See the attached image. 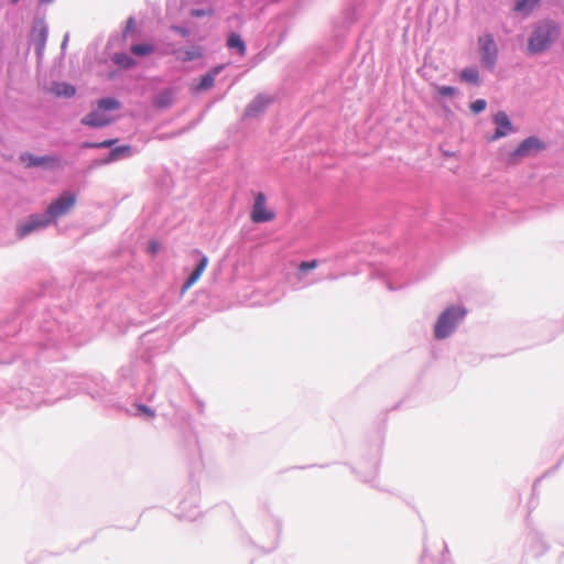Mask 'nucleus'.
I'll use <instances>...</instances> for the list:
<instances>
[{
  "mask_svg": "<svg viewBox=\"0 0 564 564\" xmlns=\"http://www.w3.org/2000/svg\"><path fill=\"white\" fill-rule=\"evenodd\" d=\"M560 26L550 20H543L533 25L528 41V51L539 54L547 48L558 39Z\"/></svg>",
  "mask_w": 564,
  "mask_h": 564,
  "instance_id": "obj_1",
  "label": "nucleus"
},
{
  "mask_svg": "<svg viewBox=\"0 0 564 564\" xmlns=\"http://www.w3.org/2000/svg\"><path fill=\"white\" fill-rule=\"evenodd\" d=\"M466 315V310L459 305H452L444 310L434 325V337L443 340L457 329Z\"/></svg>",
  "mask_w": 564,
  "mask_h": 564,
  "instance_id": "obj_2",
  "label": "nucleus"
},
{
  "mask_svg": "<svg viewBox=\"0 0 564 564\" xmlns=\"http://www.w3.org/2000/svg\"><path fill=\"white\" fill-rule=\"evenodd\" d=\"M75 203L76 195L65 191L47 206L45 213L54 223L57 218L65 216L74 207Z\"/></svg>",
  "mask_w": 564,
  "mask_h": 564,
  "instance_id": "obj_3",
  "label": "nucleus"
},
{
  "mask_svg": "<svg viewBox=\"0 0 564 564\" xmlns=\"http://www.w3.org/2000/svg\"><path fill=\"white\" fill-rule=\"evenodd\" d=\"M478 43L482 66L492 70L498 58V47L494 36L491 34L480 36Z\"/></svg>",
  "mask_w": 564,
  "mask_h": 564,
  "instance_id": "obj_4",
  "label": "nucleus"
},
{
  "mask_svg": "<svg viewBox=\"0 0 564 564\" xmlns=\"http://www.w3.org/2000/svg\"><path fill=\"white\" fill-rule=\"evenodd\" d=\"M52 224L50 216L46 213L33 214L23 224L17 228V234L20 238H24L33 231L43 230Z\"/></svg>",
  "mask_w": 564,
  "mask_h": 564,
  "instance_id": "obj_5",
  "label": "nucleus"
},
{
  "mask_svg": "<svg viewBox=\"0 0 564 564\" xmlns=\"http://www.w3.org/2000/svg\"><path fill=\"white\" fill-rule=\"evenodd\" d=\"M545 149L544 142L538 137L531 135L524 139L517 149L511 153V158H529L538 154Z\"/></svg>",
  "mask_w": 564,
  "mask_h": 564,
  "instance_id": "obj_6",
  "label": "nucleus"
},
{
  "mask_svg": "<svg viewBox=\"0 0 564 564\" xmlns=\"http://www.w3.org/2000/svg\"><path fill=\"white\" fill-rule=\"evenodd\" d=\"M167 53L172 54L176 61L187 63L202 58L204 55V47L199 44H193L187 47L171 46Z\"/></svg>",
  "mask_w": 564,
  "mask_h": 564,
  "instance_id": "obj_7",
  "label": "nucleus"
},
{
  "mask_svg": "<svg viewBox=\"0 0 564 564\" xmlns=\"http://www.w3.org/2000/svg\"><path fill=\"white\" fill-rule=\"evenodd\" d=\"M274 218V213L265 208V195L258 193L251 212V219L254 223H267Z\"/></svg>",
  "mask_w": 564,
  "mask_h": 564,
  "instance_id": "obj_8",
  "label": "nucleus"
},
{
  "mask_svg": "<svg viewBox=\"0 0 564 564\" xmlns=\"http://www.w3.org/2000/svg\"><path fill=\"white\" fill-rule=\"evenodd\" d=\"M494 122L497 126L495 134L490 138L491 141H496L500 138L507 137L513 131L512 123L508 115L503 111H499L494 117Z\"/></svg>",
  "mask_w": 564,
  "mask_h": 564,
  "instance_id": "obj_9",
  "label": "nucleus"
},
{
  "mask_svg": "<svg viewBox=\"0 0 564 564\" xmlns=\"http://www.w3.org/2000/svg\"><path fill=\"white\" fill-rule=\"evenodd\" d=\"M21 161L26 164L28 167L35 166H56L58 164V160L53 156H36L33 154L24 153L21 155Z\"/></svg>",
  "mask_w": 564,
  "mask_h": 564,
  "instance_id": "obj_10",
  "label": "nucleus"
},
{
  "mask_svg": "<svg viewBox=\"0 0 564 564\" xmlns=\"http://www.w3.org/2000/svg\"><path fill=\"white\" fill-rule=\"evenodd\" d=\"M111 118L105 115L99 108L98 110L91 111L82 119L83 124L93 128H101L111 122Z\"/></svg>",
  "mask_w": 564,
  "mask_h": 564,
  "instance_id": "obj_11",
  "label": "nucleus"
},
{
  "mask_svg": "<svg viewBox=\"0 0 564 564\" xmlns=\"http://www.w3.org/2000/svg\"><path fill=\"white\" fill-rule=\"evenodd\" d=\"M224 69L223 65H218L213 67L209 72H207L199 80L198 84L194 86V90L197 93L208 90L212 88L215 84L216 77L220 74V72Z\"/></svg>",
  "mask_w": 564,
  "mask_h": 564,
  "instance_id": "obj_12",
  "label": "nucleus"
},
{
  "mask_svg": "<svg viewBox=\"0 0 564 564\" xmlns=\"http://www.w3.org/2000/svg\"><path fill=\"white\" fill-rule=\"evenodd\" d=\"M270 98L263 95L257 96L246 108L245 117L254 118L264 111L267 106L270 104Z\"/></svg>",
  "mask_w": 564,
  "mask_h": 564,
  "instance_id": "obj_13",
  "label": "nucleus"
},
{
  "mask_svg": "<svg viewBox=\"0 0 564 564\" xmlns=\"http://www.w3.org/2000/svg\"><path fill=\"white\" fill-rule=\"evenodd\" d=\"M32 37L35 42L37 53H41L44 50L47 40V26L43 21H39L34 24Z\"/></svg>",
  "mask_w": 564,
  "mask_h": 564,
  "instance_id": "obj_14",
  "label": "nucleus"
},
{
  "mask_svg": "<svg viewBox=\"0 0 564 564\" xmlns=\"http://www.w3.org/2000/svg\"><path fill=\"white\" fill-rule=\"evenodd\" d=\"M208 264V258L206 256L200 254V259L195 268V270L191 273L188 279L185 281V283L182 286V292H186L192 285H194L199 278L202 276L203 272L205 271L206 267Z\"/></svg>",
  "mask_w": 564,
  "mask_h": 564,
  "instance_id": "obj_15",
  "label": "nucleus"
},
{
  "mask_svg": "<svg viewBox=\"0 0 564 564\" xmlns=\"http://www.w3.org/2000/svg\"><path fill=\"white\" fill-rule=\"evenodd\" d=\"M175 91L172 88H166L158 94L154 98V106L160 109L169 108L174 102Z\"/></svg>",
  "mask_w": 564,
  "mask_h": 564,
  "instance_id": "obj_16",
  "label": "nucleus"
},
{
  "mask_svg": "<svg viewBox=\"0 0 564 564\" xmlns=\"http://www.w3.org/2000/svg\"><path fill=\"white\" fill-rule=\"evenodd\" d=\"M52 91L58 97H72L75 95V88L66 83H54Z\"/></svg>",
  "mask_w": 564,
  "mask_h": 564,
  "instance_id": "obj_17",
  "label": "nucleus"
},
{
  "mask_svg": "<svg viewBox=\"0 0 564 564\" xmlns=\"http://www.w3.org/2000/svg\"><path fill=\"white\" fill-rule=\"evenodd\" d=\"M227 45L229 48L237 50L240 55H245L246 45L241 36L237 33H231L228 37Z\"/></svg>",
  "mask_w": 564,
  "mask_h": 564,
  "instance_id": "obj_18",
  "label": "nucleus"
},
{
  "mask_svg": "<svg viewBox=\"0 0 564 564\" xmlns=\"http://www.w3.org/2000/svg\"><path fill=\"white\" fill-rule=\"evenodd\" d=\"M460 79L469 84L479 85V72L476 67H466L460 72Z\"/></svg>",
  "mask_w": 564,
  "mask_h": 564,
  "instance_id": "obj_19",
  "label": "nucleus"
},
{
  "mask_svg": "<svg viewBox=\"0 0 564 564\" xmlns=\"http://www.w3.org/2000/svg\"><path fill=\"white\" fill-rule=\"evenodd\" d=\"M540 0H519L514 6V11L528 15L538 6Z\"/></svg>",
  "mask_w": 564,
  "mask_h": 564,
  "instance_id": "obj_20",
  "label": "nucleus"
},
{
  "mask_svg": "<svg viewBox=\"0 0 564 564\" xmlns=\"http://www.w3.org/2000/svg\"><path fill=\"white\" fill-rule=\"evenodd\" d=\"M154 52V46L151 44L142 43V44H133L131 46V53L137 56H147Z\"/></svg>",
  "mask_w": 564,
  "mask_h": 564,
  "instance_id": "obj_21",
  "label": "nucleus"
},
{
  "mask_svg": "<svg viewBox=\"0 0 564 564\" xmlns=\"http://www.w3.org/2000/svg\"><path fill=\"white\" fill-rule=\"evenodd\" d=\"M433 89L435 90L436 95L442 98H452L457 94V88L453 86H441V85H433Z\"/></svg>",
  "mask_w": 564,
  "mask_h": 564,
  "instance_id": "obj_22",
  "label": "nucleus"
},
{
  "mask_svg": "<svg viewBox=\"0 0 564 564\" xmlns=\"http://www.w3.org/2000/svg\"><path fill=\"white\" fill-rule=\"evenodd\" d=\"M130 152L131 148L129 145L117 147L110 151L109 159L107 160V162L117 161L123 158L124 155L130 154Z\"/></svg>",
  "mask_w": 564,
  "mask_h": 564,
  "instance_id": "obj_23",
  "label": "nucleus"
},
{
  "mask_svg": "<svg viewBox=\"0 0 564 564\" xmlns=\"http://www.w3.org/2000/svg\"><path fill=\"white\" fill-rule=\"evenodd\" d=\"M98 108L101 111L116 110L120 108V102L115 98H102L98 101Z\"/></svg>",
  "mask_w": 564,
  "mask_h": 564,
  "instance_id": "obj_24",
  "label": "nucleus"
},
{
  "mask_svg": "<svg viewBox=\"0 0 564 564\" xmlns=\"http://www.w3.org/2000/svg\"><path fill=\"white\" fill-rule=\"evenodd\" d=\"M116 63L119 66L124 67V68H129V67H131L134 64L133 59L130 56L124 55V54L117 55L116 56Z\"/></svg>",
  "mask_w": 564,
  "mask_h": 564,
  "instance_id": "obj_25",
  "label": "nucleus"
},
{
  "mask_svg": "<svg viewBox=\"0 0 564 564\" xmlns=\"http://www.w3.org/2000/svg\"><path fill=\"white\" fill-rule=\"evenodd\" d=\"M487 102L484 99H477L470 105V110L474 113H479L486 109Z\"/></svg>",
  "mask_w": 564,
  "mask_h": 564,
  "instance_id": "obj_26",
  "label": "nucleus"
},
{
  "mask_svg": "<svg viewBox=\"0 0 564 564\" xmlns=\"http://www.w3.org/2000/svg\"><path fill=\"white\" fill-rule=\"evenodd\" d=\"M116 141L115 140H105L102 142L94 143L87 142L84 144L85 148H110Z\"/></svg>",
  "mask_w": 564,
  "mask_h": 564,
  "instance_id": "obj_27",
  "label": "nucleus"
},
{
  "mask_svg": "<svg viewBox=\"0 0 564 564\" xmlns=\"http://www.w3.org/2000/svg\"><path fill=\"white\" fill-rule=\"evenodd\" d=\"M171 30L176 32L177 34H180L183 37H188L192 34L191 30L186 26L171 25Z\"/></svg>",
  "mask_w": 564,
  "mask_h": 564,
  "instance_id": "obj_28",
  "label": "nucleus"
},
{
  "mask_svg": "<svg viewBox=\"0 0 564 564\" xmlns=\"http://www.w3.org/2000/svg\"><path fill=\"white\" fill-rule=\"evenodd\" d=\"M210 14H213V10L210 8H208V9H193L191 11V15L194 17V18H202V17L210 15Z\"/></svg>",
  "mask_w": 564,
  "mask_h": 564,
  "instance_id": "obj_29",
  "label": "nucleus"
},
{
  "mask_svg": "<svg viewBox=\"0 0 564 564\" xmlns=\"http://www.w3.org/2000/svg\"><path fill=\"white\" fill-rule=\"evenodd\" d=\"M317 265H318L317 260H312V261H303L299 268L301 271H307V270H313V269L317 268Z\"/></svg>",
  "mask_w": 564,
  "mask_h": 564,
  "instance_id": "obj_30",
  "label": "nucleus"
},
{
  "mask_svg": "<svg viewBox=\"0 0 564 564\" xmlns=\"http://www.w3.org/2000/svg\"><path fill=\"white\" fill-rule=\"evenodd\" d=\"M138 411L140 413L147 414L149 416H153L154 415L153 411L149 406H147V405H139Z\"/></svg>",
  "mask_w": 564,
  "mask_h": 564,
  "instance_id": "obj_31",
  "label": "nucleus"
},
{
  "mask_svg": "<svg viewBox=\"0 0 564 564\" xmlns=\"http://www.w3.org/2000/svg\"><path fill=\"white\" fill-rule=\"evenodd\" d=\"M134 28V19L133 18H129L128 21H127V28H126V31H130Z\"/></svg>",
  "mask_w": 564,
  "mask_h": 564,
  "instance_id": "obj_32",
  "label": "nucleus"
},
{
  "mask_svg": "<svg viewBox=\"0 0 564 564\" xmlns=\"http://www.w3.org/2000/svg\"><path fill=\"white\" fill-rule=\"evenodd\" d=\"M150 249H151V251H152V252H156V250H158V243H156V242H152V243L150 245Z\"/></svg>",
  "mask_w": 564,
  "mask_h": 564,
  "instance_id": "obj_33",
  "label": "nucleus"
},
{
  "mask_svg": "<svg viewBox=\"0 0 564 564\" xmlns=\"http://www.w3.org/2000/svg\"><path fill=\"white\" fill-rule=\"evenodd\" d=\"M67 41H68V35L66 34L64 40H63V43H62V48H65L66 45H67Z\"/></svg>",
  "mask_w": 564,
  "mask_h": 564,
  "instance_id": "obj_34",
  "label": "nucleus"
},
{
  "mask_svg": "<svg viewBox=\"0 0 564 564\" xmlns=\"http://www.w3.org/2000/svg\"><path fill=\"white\" fill-rule=\"evenodd\" d=\"M54 0H39L40 4H48L52 3Z\"/></svg>",
  "mask_w": 564,
  "mask_h": 564,
  "instance_id": "obj_35",
  "label": "nucleus"
}]
</instances>
